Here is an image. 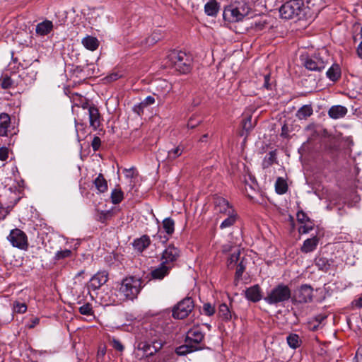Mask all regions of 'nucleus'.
Masks as SVG:
<instances>
[{"instance_id": "nucleus-1", "label": "nucleus", "mask_w": 362, "mask_h": 362, "mask_svg": "<svg viewBox=\"0 0 362 362\" xmlns=\"http://www.w3.org/2000/svg\"><path fill=\"white\" fill-rule=\"evenodd\" d=\"M142 288V281L136 276H129L124 279L120 284L119 291L125 298L134 300Z\"/></svg>"}, {"instance_id": "nucleus-2", "label": "nucleus", "mask_w": 362, "mask_h": 362, "mask_svg": "<svg viewBox=\"0 0 362 362\" xmlns=\"http://www.w3.org/2000/svg\"><path fill=\"white\" fill-rule=\"evenodd\" d=\"M304 2L286 1L279 8L280 16L286 20L301 19L306 10Z\"/></svg>"}, {"instance_id": "nucleus-3", "label": "nucleus", "mask_w": 362, "mask_h": 362, "mask_svg": "<svg viewBox=\"0 0 362 362\" xmlns=\"http://www.w3.org/2000/svg\"><path fill=\"white\" fill-rule=\"evenodd\" d=\"M168 59L171 64L181 74H187L192 69V59L185 52L173 51L169 54Z\"/></svg>"}, {"instance_id": "nucleus-4", "label": "nucleus", "mask_w": 362, "mask_h": 362, "mask_svg": "<svg viewBox=\"0 0 362 362\" xmlns=\"http://www.w3.org/2000/svg\"><path fill=\"white\" fill-rule=\"evenodd\" d=\"M291 297L290 288L287 285L280 284L274 287L264 299L268 304L277 305L288 301Z\"/></svg>"}, {"instance_id": "nucleus-5", "label": "nucleus", "mask_w": 362, "mask_h": 362, "mask_svg": "<svg viewBox=\"0 0 362 362\" xmlns=\"http://www.w3.org/2000/svg\"><path fill=\"white\" fill-rule=\"evenodd\" d=\"M80 105L83 110H87L85 114L88 115L90 127L93 130H97L101 125V115L98 107L93 104H90L86 98L81 100Z\"/></svg>"}, {"instance_id": "nucleus-6", "label": "nucleus", "mask_w": 362, "mask_h": 362, "mask_svg": "<svg viewBox=\"0 0 362 362\" xmlns=\"http://www.w3.org/2000/svg\"><path fill=\"white\" fill-rule=\"evenodd\" d=\"M249 13V7L235 6L230 5L226 6L223 12V18L226 21L230 23L242 21Z\"/></svg>"}, {"instance_id": "nucleus-7", "label": "nucleus", "mask_w": 362, "mask_h": 362, "mask_svg": "<svg viewBox=\"0 0 362 362\" xmlns=\"http://www.w3.org/2000/svg\"><path fill=\"white\" fill-rule=\"evenodd\" d=\"M194 307V304L192 298L186 297L173 307L172 316L175 319H184L189 315Z\"/></svg>"}, {"instance_id": "nucleus-8", "label": "nucleus", "mask_w": 362, "mask_h": 362, "mask_svg": "<svg viewBox=\"0 0 362 362\" xmlns=\"http://www.w3.org/2000/svg\"><path fill=\"white\" fill-rule=\"evenodd\" d=\"M327 63V59H325L320 54H317L306 58L304 62V66L308 70L320 71L325 68Z\"/></svg>"}, {"instance_id": "nucleus-9", "label": "nucleus", "mask_w": 362, "mask_h": 362, "mask_svg": "<svg viewBox=\"0 0 362 362\" xmlns=\"http://www.w3.org/2000/svg\"><path fill=\"white\" fill-rule=\"evenodd\" d=\"M7 239L13 247L20 249H25L28 247L27 235L21 229L15 228L11 230Z\"/></svg>"}, {"instance_id": "nucleus-10", "label": "nucleus", "mask_w": 362, "mask_h": 362, "mask_svg": "<svg viewBox=\"0 0 362 362\" xmlns=\"http://www.w3.org/2000/svg\"><path fill=\"white\" fill-rule=\"evenodd\" d=\"M313 289L311 286L308 284L301 285L296 291L294 299L299 303H307L313 300Z\"/></svg>"}, {"instance_id": "nucleus-11", "label": "nucleus", "mask_w": 362, "mask_h": 362, "mask_svg": "<svg viewBox=\"0 0 362 362\" xmlns=\"http://www.w3.org/2000/svg\"><path fill=\"white\" fill-rule=\"evenodd\" d=\"M180 257V250L173 245H169L163 252L161 260L163 264L169 265L175 262Z\"/></svg>"}, {"instance_id": "nucleus-12", "label": "nucleus", "mask_w": 362, "mask_h": 362, "mask_svg": "<svg viewBox=\"0 0 362 362\" xmlns=\"http://www.w3.org/2000/svg\"><path fill=\"white\" fill-rule=\"evenodd\" d=\"M108 280V273L106 271L97 272L90 280L88 288L92 290L99 289Z\"/></svg>"}, {"instance_id": "nucleus-13", "label": "nucleus", "mask_w": 362, "mask_h": 362, "mask_svg": "<svg viewBox=\"0 0 362 362\" xmlns=\"http://www.w3.org/2000/svg\"><path fill=\"white\" fill-rule=\"evenodd\" d=\"M214 209L217 213L230 214L231 206L228 202L223 197H217L214 199Z\"/></svg>"}, {"instance_id": "nucleus-14", "label": "nucleus", "mask_w": 362, "mask_h": 362, "mask_svg": "<svg viewBox=\"0 0 362 362\" xmlns=\"http://www.w3.org/2000/svg\"><path fill=\"white\" fill-rule=\"evenodd\" d=\"M204 337V334L198 327H193L187 332L185 342L194 343L196 344L195 346H197L202 341Z\"/></svg>"}, {"instance_id": "nucleus-15", "label": "nucleus", "mask_w": 362, "mask_h": 362, "mask_svg": "<svg viewBox=\"0 0 362 362\" xmlns=\"http://www.w3.org/2000/svg\"><path fill=\"white\" fill-rule=\"evenodd\" d=\"M171 268L172 266L165 265L163 263H160L157 268L151 271V276L152 279L162 280L165 276H166L169 274Z\"/></svg>"}, {"instance_id": "nucleus-16", "label": "nucleus", "mask_w": 362, "mask_h": 362, "mask_svg": "<svg viewBox=\"0 0 362 362\" xmlns=\"http://www.w3.org/2000/svg\"><path fill=\"white\" fill-rule=\"evenodd\" d=\"M347 108L342 105H334L328 111V115L334 119L344 117L347 114Z\"/></svg>"}, {"instance_id": "nucleus-17", "label": "nucleus", "mask_w": 362, "mask_h": 362, "mask_svg": "<svg viewBox=\"0 0 362 362\" xmlns=\"http://www.w3.org/2000/svg\"><path fill=\"white\" fill-rule=\"evenodd\" d=\"M151 243V240L148 235H143L140 238L136 239L133 243L134 250L139 252H142L146 250Z\"/></svg>"}, {"instance_id": "nucleus-18", "label": "nucleus", "mask_w": 362, "mask_h": 362, "mask_svg": "<svg viewBox=\"0 0 362 362\" xmlns=\"http://www.w3.org/2000/svg\"><path fill=\"white\" fill-rule=\"evenodd\" d=\"M52 22L45 20L37 25L35 32L37 35L44 36L49 34L52 30Z\"/></svg>"}, {"instance_id": "nucleus-19", "label": "nucleus", "mask_w": 362, "mask_h": 362, "mask_svg": "<svg viewBox=\"0 0 362 362\" xmlns=\"http://www.w3.org/2000/svg\"><path fill=\"white\" fill-rule=\"evenodd\" d=\"M318 243L319 238L317 236L306 239L301 247V251L304 253L313 252L316 249Z\"/></svg>"}, {"instance_id": "nucleus-20", "label": "nucleus", "mask_w": 362, "mask_h": 362, "mask_svg": "<svg viewBox=\"0 0 362 362\" xmlns=\"http://www.w3.org/2000/svg\"><path fill=\"white\" fill-rule=\"evenodd\" d=\"M11 118L6 113H1L0 115V136H8V129L10 127Z\"/></svg>"}, {"instance_id": "nucleus-21", "label": "nucleus", "mask_w": 362, "mask_h": 362, "mask_svg": "<svg viewBox=\"0 0 362 362\" xmlns=\"http://www.w3.org/2000/svg\"><path fill=\"white\" fill-rule=\"evenodd\" d=\"M136 349L138 351H142L143 354L141 356L140 359H142L144 357H148L150 356L153 355V354L156 351V349L154 348L153 351L151 350V346L146 341H138L136 343Z\"/></svg>"}, {"instance_id": "nucleus-22", "label": "nucleus", "mask_w": 362, "mask_h": 362, "mask_svg": "<svg viewBox=\"0 0 362 362\" xmlns=\"http://www.w3.org/2000/svg\"><path fill=\"white\" fill-rule=\"evenodd\" d=\"M83 45L90 51H95L99 46V41L95 37L86 36L82 40Z\"/></svg>"}, {"instance_id": "nucleus-23", "label": "nucleus", "mask_w": 362, "mask_h": 362, "mask_svg": "<svg viewBox=\"0 0 362 362\" xmlns=\"http://www.w3.org/2000/svg\"><path fill=\"white\" fill-rule=\"evenodd\" d=\"M326 75L332 81H337L341 76V69L338 64H334L327 70Z\"/></svg>"}, {"instance_id": "nucleus-24", "label": "nucleus", "mask_w": 362, "mask_h": 362, "mask_svg": "<svg viewBox=\"0 0 362 362\" xmlns=\"http://www.w3.org/2000/svg\"><path fill=\"white\" fill-rule=\"evenodd\" d=\"M219 9V6L216 0H210L204 6L205 13L210 16H216Z\"/></svg>"}, {"instance_id": "nucleus-25", "label": "nucleus", "mask_w": 362, "mask_h": 362, "mask_svg": "<svg viewBox=\"0 0 362 362\" xmlns=\"http://www.w3.org/2000/svg\"><path fill=\"white\" fill-rule=\"evenodd\" d=\"M93 183L99 192L103 193L107 190V182L102 173L98 175Z\"/></svg>"}, {"instance_id": "nucleus-26", "label": "nucleus", "mask_w": 362, "mask_h": 362, "mask_svg": "<svg viewBox=\"0 0 362 362\" xmlns=\"http://www.w3.org/2000/svg\"><path fill=\"white\" fill-rule=\"evenodd\" d=\"M247 121H249V117H245L242 119V122H241V124H240L242 129L239 132V135L240 136H244V139H243V143H242L243 150H244L246 148L247 138V136L249 135V129L247 127Z\"/></svg>"}, {"instance_id": "nucleus-27", "label": "nucleus", "mask_w": 362, "mask_h": 362, "mask_svg": "<svg viewBox=\"0 0 362 362\" xmlns=\"http://www.w3.org/2000/svg\"><path fill=\"white\" fill-rule=\"evenodd\" d=\"M313 110L311 105H305L302 106L296 112V117L299 119H306L313 115Z\"/></svg>"}, {"instance_id": "nucleus-28", "label": "nucleus", "mask_w": 362, "mask_h": 362, "mask_svg": "<svg viewBox=\"0 0 362 362\" xmlns=\"http://www.w3.org/2000/svg\"><path fill=\"white\" fill-rule=\"evenodd\" d=\"M184 150H185V147L181 144H180L177 146H176L175 148L170 150L168 152V156L166 158L168 162H173V160H175L176 158H177L178 157H180L182 155Z\"/></svg>"}, {"instance_id": "nucleus-29", "label": "nucleus", "mask_w": 362, "mask_h": 362, "mask_svg": "<svg viewBox=\"0 0 362 362\" xmlns=\"http://www.w3.org/2000/svg\"><path fill=\"white\" fill-rule=\"evenodd\" d=\"M197 350H198L197 346L192 345V344L190 343H187L185 345L178 346L176 349L175 352L179 356H185L189 353L193 352Z\"/></svg>"}, {"instance_id": "nucleus-30", "label": "nucleus", "mask_w": 362, "mask_h": 362, "mask_svg": "<svg viewBox=\"0 0 362 362\" xmlns=\"http://www.w3.org/2000/svg\"><path fill=\"white\" fill-rule=\"evenodd\" d=\"M218 315L223 320L228 321L231 319L232 315L228 305L222 303L219 305Z\"/></svg>"}, {"instance_id": "nucleus-31", "label": "nucleus", "mask_w": 362, "mask_h": 362, "mask_svg": "<svg viewBox=\"0 0 362 362\" xmlns=\"http://www.w3.org/2000/svg\"><path fill=\"white\" fill-rule=\"evenodd\" d=\"M110 198L112 204H119L124 199V192L119 187L115 188L112 191Z\"/></svg>"}, {"instance_id": "nucleus-32", "label": "nucleus", "mask_w": 362, "mask_h": 362, "mask_svg": "<svg viewBox=\"0 0 362 362\" xmlns=\"http://www.w3.org/2000/svg\"><path fill=\"white\" fill-rule=\"evenodd\" d=\"M276 192L279 194H284L288 189V185L286 180L282 177H278L275 183Z\"/></svg>"}, {"instance_id": "nucleus-33", "label": "nucleus", "mask_w": 362, "mask_h": 362, "mask_svg": "<svg viewBox=\"0 0 362 362\" xmlns=\"http://www.w3.org/2000/svg\"><path fill=\"white\" fill-rule=\"evenodd\" d=\"M287 343L288 346L292 349H296L300 346L301 340L296 334H290L287 338Z\"/></svg>"}, {"instance_id": "nucleus-34", "label": "nucleus", "mask_w": 362, "mask_h": 362, "mask_svg": "<svg viewBox=\"0 0 362 362\" xmlns=\"http://www.w3.org/2000/svg\"><path fill=\"white\" fill-rule=\"evenodd\" d=\"M163 228L168 235H172L175 230V221L171 218H165L163 221Z\"/></svg>"}, {"instance_id": "nucleus-35", "label": "nucleus", "mask_w": 362, "mask_h": 362, "mask_svg": "<svg viewBox=\"0 0 362 362\" xmlns=\"http://www.w3.org/2000/svg\"><path fill=\"white\" fill-rule=\"evenodd\" d=\"M262 298V291L258 285L250 287V301L257 302Z\"/></svg>"}, {"instance_id": "nucleus-36", "label": "nucleus", "mask_w": 362, "mask_h": 362, "mask_svg": "<svg viewBox=\"0 0 362 362\" xmlns=\"http://www.w3.org/2000/svg\"><path fill=\"white\" fill-rule=\"evenodd\" d=\"M266 25V21L260 18H253L250 22V29L256 31L262 30Z\"/></svg>"}, {"instance_id": "nucleus-37", "label": "nucleus", "mask_w": 362, "mask_h": 362, "mask_svg": "<svg viewBox=\"0 0 362 362\" xmlns=\"http://www.w3.org/2000/svg\"><path fill=\"white\" fill-rule=\"evenodd\" d=\"M259 81L262 82V87L266 89L271 90L272 88V83L271 82L270 74L269 73L260 75Z\"/></svg>"}, {"instance_id": "nucleus-38", "label": "nucleus", "mask_w": 362, "mask_h": 362, "mask_svg": "<svg viewBox=\"0 0 362 362\" xmlns=\"http://www.w3.org/2000/svg\"><path fill=\"white\" fill-rule=\"evenodd\" d=\"M72 251L69 249H65L64 250H59L55 253L54 257V260H61L69 258L71 257Z\"/></svg>"}, {"instance_id": "nucleus-39", "label": "nucleus", "mask_w": 362, "mask_h": 362, "mask_svg": "<svg viewBox=\"0 0 362 362\" xmlns=\"http://www.w3.org/2000/svg\"><path fill=\"white\" fill-rule=\"evenodd\" d=\"M27 310V305L24 303L14 301L13 303V312L16 313H24Z\"/></svg>"}, {"instance_id": "nucleus-40", "label": "nucleus", "mask_w": 362, "mask_h": 362, "mask_svg": "<svg viewBox=\"0 0 362 362\" xmlns=\"http://www.w3.org/2000/svg\"><path fill=\"white\" fill-rule=\"evenodd\" d=\"M37 71L32 66L28 67L25 71L23 72V74H25V77H28L26 79L29 83L35 81L37 76Z\"/></svg>"}, {"instance_id": "nucleus-41", "label": "nucleus", "mask_w": 362, "mask_h": 362, "mask_svg": "<svg viewBox=\"0 0 362 362\" xmlns=\"http://www.w3.org/2000/svg\"><path fill=\"white\" fill-rule=\"evenodd\" d=\"M303 225L300 226L298 228V232L300 233H309L313 228V223L309 220L308 221H305L302 223Z\"/></svg>"}, {"instance_id": "nucleus-42", "label": "nucleus", "mask_w": 362, "mask_h": 362, "mask_svg": "<svg viewBox=\"0 0 362 362\" xmlns=\"http://www.w3.org/2000/svg\"><path fill=\"white\" fill-rule=\"evenodd\" d=\"M276 153L274 151L269 152L267 156L265 157L263 165L264 168H268L276 161Z\"/></svg>"}, {"instance_id": "nucleus-43", "label": "nucleus", "mask_w": 362, "mask_h": 362, "mask_svg": "<svg viewBox=\"0 0 362 362\" xmlns=\"http://www.w3.org/2000/svg\"><path fill=\"white\" fill-rule=\"evenodd\" d=\"M79 313L84 315H92L93 314L92 305L90 303H86L78 308Z\"/></svg>"}, {"instance_id": "nucleus-44", "label": "nucleus", "mask_w": 362, "mask_h": 362, "mask_svg": "<svg viewBox=\"0 0 362 362\" xmlns=\"http://www.w3.org/2000/svg\"><path fill=\"white\" fill-rule=\"evenodd\" d=\"M202 123V119L197 118V116H192L188 120L187 127L188 129H194Z\"/></svg>"}, {"instance_id": "nucleus-45", "label": "nucleus", "mask_w": 362, "mask_h": 362, "mask_svg": "<svg viewBox=\"0 0 362 362\" xmlns=\"http://www.w3.org/2000/svg\"><path fill=\"white\" fill-rule=\"evenodd\" d=\"M13 81L8 76H6V77H4L3 78L0 79V86L4 89L10 88L13 86Z\"/></svg>"}, {"instance_id": "nucleus-46", "label": "nucleus", "mask_w": 362, "mask_h": 362, "mask_svg": "<svg viewBox=\"0 0 362 362\" xmlns=\"http://www.w3.org/2000/svg\"><path fill=\"white\" fill-rule=\"evenodd\" d=\"M112 213L110 211H102L98 214V220L101 223H105L112 217Z\"/></svg>"}, {"instance_id": "nucleus-47", "label": "nucleus", "mask_w": 362, "mask_h": 362, "mask_svg": "<svg viewBox=\"0 0 362 362\" xmlns=\"http://www.w3.org/2000/svg\"><path fill=\"white\" fill-rule=\"evenodd\" d=\"M228 217L226 218L221 224L220 228L223 229L233 226L235 221V216L228 214Z\"/></svg>"}, {"instance_id": "nucleus-48", "label": "nucleus", "mask_w": 362, "mask_h": 362, "mask_svg": "<svg viewBox=\"0 0 362 362\" xmlns=\"http://www.w3.org/2000/svg\"><path fill=\"white\" fill-rule=\"evenodd\" d=\"M203 310L205 315L211 316L215 313V308L211 303H204L203 305Z\"/></svg>"}, {"instance_id": "nucleus-49", "label": "nucleus", "mask_w": 362, "mask_h": 362, "mask_svg": "<svg viewBox=\"0 0 362 362\" xmlns=\"http://www.w3.org/2000/svg\"><path fill=\"white\" fill-rule=\"evenodd\" d=\"M76 127L78 139V141H80L81 140V134L84 135L86 133L87 126L83 123H77L76 125Z\"/></svg>"}, {"instance_id": "nucleus-50", "label": "nucleus", "mask_w": 362, "mask_h": 362, "mask_svg": "<svg viewBox=\"0 0 362 362\" xmlns=\"http://www.w3.org/2000/svg\"><path fill=\"white\" fill-rule=\"evenodd\" d=\"M101 146V139L100 137L95 136L91 142V146L94 151H97L99 150Z\"/></svg>"}, {"instance_id": "nucleus-51", "label": "nucleus", "mask_w": 362, "mask_h": 362, "mask_svg": "<svg viewBox=\"0 0 362 362\" xmlns=\"http://www.w3.org/2000/svg\"><path fill=\"white\" fill-rule=\"evenodd\" d=\"M11 210V208L10 206L4 207L1 204L0 205V221L6 217Z\"/></svg>"}, {"instance_id": "nucleus-52", "label": "nucleus", "mask_w": 362, "mask_h": 362, "mask_svg": "<svg viewBox=\"0 0 362 362\" xmlns=\"http://www.w3.org/2000/svg\"><path fill=\"white\" fill-rule=\"evenodd\" d=\"M112 347L118 351H123L124 349V346L122 345V344L120 342L119 340L118 339H113L112 341Z\"/></svg>"}, {"instance_id": "nucleus-53", "label": "nucleus", "mask_w": 362, "mask_h": 362, "mask_svg": "<svg viewBox=\"0 0 362 362\" xmlns=\"http://www.w3.org/2000/svg\"><path fill=\"white\" fill-rule=\"evenodd\" d=\"M297 220L300 223H303L308 221L310 219L305 212H303V211H300L297 213Z\"/></svg>"}, {"instance_id": "nucleus-54", "label": "nucleus", "mask_w": 362, "mask_h": 362, "mask_svg": "<svg viewBox=\"0 0 362 362\" xmlns=\"http://www.w3.org/2000/svg\"><path fill=\"white\" fill-rule=\"evenodd\" d=\"M327 261L324 258H319L316 259V265L320 269H327L328 267V265L327 264Z\"/></svg>"}, {"instance_id": "nucleus-55", "label": "nucleus", "mask_w": 362, "mask_h": 362, "mask_svg": "<svg viewBox=\"0 0 362 362\" xmlns=\"http://www.w3.org/2000/svg\"><path fill=\"white\" fill-rule=\"evenodd\" d=\"M155 98L153 96L149 95L146 97L143 101H141V106H145L146 107L154 104Z\"/></svg>"}, {"instance_id": "nucleus-56", "label": "nucleus", "mask_w": 362, "mask_h": 362, "mask_svg": "<svg viewBox=\"0 0 362 362\" xmlns=\"http://www.w3.org/2000/svg\"><path fill=\"white\" fill-rule=\"evenodd\" d=\"M8 157V151L7 148H0V160L2 161L6 160Z\"/></svg>"}, {"instance_id": "nucleus-57", "label": "nucleus", "mask_w": 362, "mask_h": 362, "mask_svg": "<svg viewBox=\"0 0 362 362\" xmlns=\"http://www.w3.org/2000/svg\"><path fill=\"white\" fill-rule=\"evenodd\" d=\"M145 106H141V102L134 106L133 110L136 112L138 115H141L143 112Z\"/></svg>"}, {"instance_id": "nucleus-58", "label": "nucleus", "mask_w": 362, "mask_h": 362, "mask_svg": "<svg viewBox=\"0 0 362 362\" xmlns=\"http://www.w3.org/2000/svg\"><path fill=\"white\" fill-rule=\"evenodd\" d=\"M356 362H362V346H361L356 353Z\"/></svg>"}, {"instance_id": "nucleus-59", "label": "nucleus", "mask_w": 362, "mask_h": 362, "mask_svg": "<svg viewBox=\"0 0 362 362\" xmlns=\"http://www.w3.org/2000/svg\"><path fill=\"white\" fill-rule=\"evenodd\" d=\"M244 270H245V267L242 264V263H240L238 265L237 271L235 272V276H236L237 279L242 276V274L243 273Z\"/></svg>"}, {"instance_id": "nucleus-60", "label": "nucleus", "mask_w": 362, "mask_h": 362, "mask_svg": "<svg viewBox=\"0 0 362 362\" xmlns=\"http://www.w3.org/2000/svg\"><path fill=\"white\" fill-rule=\"evenodd\" d=\"M327 316L322 314L317 315L315 317V322L318 323V325H320L321 322L326 319Z\"/></svg>"}, {"instance_id": "nucleus-61", "label": "nucleus", "mask_w": 362, "mask_h": 362, "mask_svg": "<svg viewBox=\"0 0 362 362\" xmlns=\"http://www.w3.org/2000/svg\"><path fill=\"white\" fill-rule=\"evenodd\" d=\"M239 255H240L239 252H238V253L234 252L233 254H232L231 256L230 257V258L228 259L230 264H231L233 262H236L238 259Z\"/></svg>"}, {"instance_id": "nucleus-62", "label": "nucleus", "mask_w": 362, "mask_h": 362, "mask_svg": "<svg viewBox=\"0 0 362 362\" xmlns=\"http://www.w3.org/2000/svg\"><path fill=\"white\" fill-rule=\"evenodd\" d=\"M40 322V319L37 317H35L32 319L31 323L28 325V328L32 329L34 328Z\"/></svg>"}, {"instance_id": "nucleus-63", "label": "nucleus", "mask_w": 362, "mask_h": 362, "mask_svg": "<svg viewBox=\"0 0 362 362\" xmlns=\"http://www.w3.org/2000/svg\"><path fill=\"white\" fill-rule=\"evenodd\" d=\"M125 176L127 177H130V178H132L134 177V170L133 169L130 168V169H125Z\"/></svg>"}, {"instance_id": "nucleus-64", "label": "nucleus", "mask_w": 362, "mask_h": 362, "mask_svg": "<svg viewBox=\"0 0 362 362\" xmlns=\"http://www.w3.org/2000/svg\"><path fill=\"white\" fill-rule=\"evenodd\" d=\"M357 54H358V57L362 59V41L361 42V43L358 45V46L357 47Z\"/></svg>"}]
</instances>
